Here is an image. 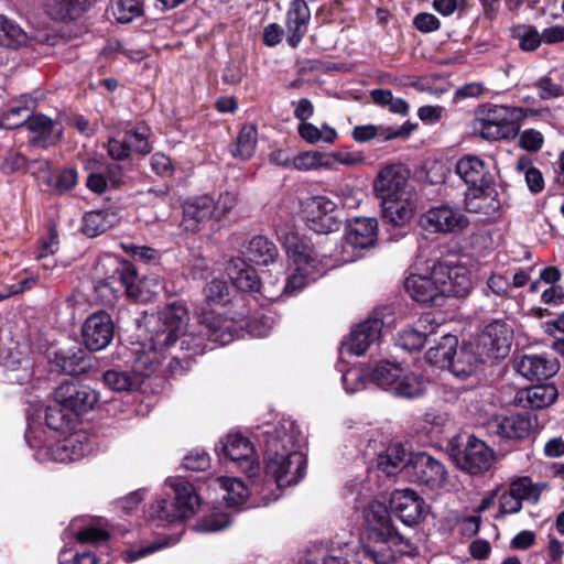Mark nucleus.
I'll list each match as a JSON object with an SVG mask.
<instances>
[{"label": "nucleus", "instance_id": "obj_1", "mask_svg": "<svg viewBox=\"0 0 564 564\" xmlns=\"http://www.w3.org/2000/svg\"><path fill=\"white\" fill-rule=\"evenodd\" d=\"M188 312L182 304H170L158 313L149 343H139L133 348L132 372L143 381L155 373L165 350L181 339V349L188 357L204 354L208 344L226 345L234 339L240 325L231 317L203 313L198 329L186 332Z\"/></svg>", "mask_w": 564, "mask_h": 564}, {"label": "nucleus", "instance_id": "obj_2", "mask_svg": "<svg viewBox=\"0 0 564 564\" xmlns=\"http://www.w3.org/2000/svg\"><path fill=\"white\" fill-rule=\"evenodd\" d=\"M258 437L269 479L254 490L267 506L280 497L282 488L296 485L305 476L306 457L301 451L304 436L293 420L283 419L276 425H267Z\"/></svg>", "mask_w": 564, "mask_h": 564}, {"label": "nucleus", "instance_id": "obj_3", "mask_svg": "<svg viewBox=\"0 0 564 564\" xmlns=\"http://www.w3.org/2000/svg\"><path fill=\"white\" fill-rule=\"evenodd\" d=\"M280 240L289 257L291 273L282 283L272 280L271 275L260 280L256 291L268 301L292 296L323 275L328 268L355 260L354 256L343 248L340 252L332 256L335 263H328L326 256L317 254L308 238L294 231L281 234Z\"/></svg>", "mask_w": 564, "mask_h": 564}, {"label": "nucleus", "instance_id": "obj_4", "mask_svg": "<svg viewBox=\"0 0 564 564\" xmlns=\"http://www.w3.org/2000/svg\"><path fill=\"white\" fill-rule=\"evenodd\" d=\"M25 441L34 449V458L40 463L74 462L84 457L90 446L85 433L74 432L62 438L47 434L42 425L29 422L25 431Z\"/></svg>", "mask_w": 564, "mask_h": 564}, {"label": "nucleus", "instance_id": "obj_5", "mask_svg": "<svg viewBox=\"0 0 564 564\" xmlns=\"http://www.w3.org/2000/svg\"><path fill=\"white\" fill-rule=\"evenodd\" d=\"M519 110L492 105L484 108L474 122V130L486 140L510 139L518 134Z\"/></svg>", "mask_w": 564, "mask_h": 564}, {"label": "nucleus", "instance_id": "obj_6", "mask_svg": "<svg viewBox=\"0 0 564 564\" xmlns=\"http://www.w3.org/2000/svg\"><path fill=\"white\" fill-rule=\"evenodd\" d=\"M420 227L429 234H457L469 226L466 214L457 206L440 204L425 210L419 220Z\"/></svg>", "mask_w": 564, "mask_h": 564}, {"label": "nucleus", "instance_id": "obj_7", "mask_svg": "<svg viewBox=\"0 0 564 564\" xmlns=\"http://www.w3.org/2000/svg\"><path fill=\"white\" fill-rule=\"evenodd\" d=\"M137 280L134 269L131 265H123L113 275L95 285V300L102 305L113 306L122 293L138 299L140 294L135 284Z\"/></svg>", "mask_w": 564, "mask_h": 564}, {"label": "nucleus", "instance_id": "obj_8", "mask_svg": "<svg viewBox=\"0 0 564 564\" xmlns=\"http://www.w3.org/2000/svg\"><path fill=\"white\" fill-rule=\"evenodd\" d=\"M410 171L402 164H388L383 166L373 181V191L380 200L402 197L414 193L409 182Z\"/></svg>", "mask_w": 564, "mask_h": 564}, {"label": "nucleus", "instance_id": "obj_9", "mask_svg": "<svg viewBox=\"0 0 564 564\" xmlns=\"http://www.w3.org/2000/svg\"><path fill=\"white\" fill-rule=\"evenodd\" d=\"M373 543L362 545V555L373 564H392L397 553H408L411 543L391 525Z\"/></svg>", "mask_w": 564, "mask_h": 564}, {"label": "nucleus", "instance_id": "obj_10", "mask_svg": "<svg viewBox=\"0 0 564 564\" xmlns=\"http://www.w3.org/2000/svg\"><path fill=\"white\" fill-rule=\"evenodd\" d=\"M405 478L413 482L426 485L432 489L440 488L446 480L444 465L426 453L409 456Z\"/></svg>", "mask_w": 564, "mask_h": 564}, {"label": "nucleus", "instance_id": "obj_11", "mask_svg": "<svg viewBox=\"0 0 564 564\" xmlns=\"http://www.w3.org/2000/svg\"><path fill=\"white\" fill-rule=\"evenodd\" d=\"M214 198L209 195L192 197L184 203L182 226L186 231H214L217 220L214 214Z\"/></svg>", "mask_w": 564, "mask_h": 564}, {"label": "nucleus", "instance_id": "obj_12", "mask_svg": "<svg viewBox=\"0 0 564 564\" xmlns=\"http://www.w3.org/2000/svg\"><path fill=\"white\" fill-rule=\"evenodd\" d=\"M55 401L69 410L75 416L86 413L94 409L98 402L97 391L86 384L77 382H65L56 388L54 392Z\"/></svg>", "mask_w": 564, "mask_h": 564}, {"label": "nucleus", "instance_id": "obj_13", "mask_svg": "<svg viewBox=\"0 0 564 564\" xmlns=\"http://www.w3.org/2000/svg\"><path fill=\"white\" fill-rule=\"evenodd\" d=\"M221 452L237 467L246 473L249 477L256 476L260 470V465L256 456L252 443L239 433L228 434L221 441Z\"/></svg>", "mask_w": 564, "mask_h": 564}, {"label": "nucleus", "instance_id": "obj_14", "mask_svg": "<svg viewBox=\"0 0 564 564\" xmlns=\"http://www.w3.org/2000/svg\"><path fill=\"white\" fill-rule=\"evenodd\" d=\"M436 281L444 296H466L473 286L469 270L460 264L440 263L435 265Z\"/></svg>", "mask_w": 564, "mask_h": 564}, {"label": "nucleus", "instance_id": "obj_15", "mask_svg": "<svg viewBox=\"0 0 564 564\" xmlns=\"http://www.w3.org/2000/svg\"><path fill=\"white\" fill-rule=\"evenodd\" d=\"M494 452L480 440L469 436L464 449L457 454L456 462L460 469L471 475L482 474L494 464Z\"/></svg>", "mask_w": 564, "mask_h": 564}, {"label": "nucleus", "instance_id": "obj_16", "mask_svg": "<svg viewBox=\"0 0 564 564\" xmlns=\"http://www.w3.org/2000/svg\"><path fill=\"white\" fill-rule=\"evenodd\" d=\"M85 346L90 351L105 349L113 338V323L106 312L91 314L82 328Z\"/></svg>", "mask_w": 564, "mask_h": 564}, {"label": "nucleus", "instance_id": "obj_17", "mask_svg": "<svg viewBox=\"0 0 564 564\" xmlns=\"http://www.w3.org/2000/svg\"><path fill=\"white\" fill-rule=\"evenodd\" d=\"M390 502L392 510L405 525H416L425 517L424 500L411 489L395 490Z\"/></svg>", "mask_w": 564, "mask_h": 564}, {"label": "nucleus", "instance_id": "obj_18", "mask_svg": "<svg viewBox=\"0 0 564 564\" xmlns=\"http://www.w3.org/2000/svg\"><path fill=\"white\" fill-rule=\"evenodd\" d=\"M337 204L324 195L313 196L307 199L306 209L310 214L308 227L317 234H328L337 229L338 223L330 215Z\"/></svg>", "mask_w": 564, "mask_h": 564}, {"label": "nucleus", "instance_id": "obj_19", "mask_svg": "<svg viewBox=\"0 0 564 564\" xmlns=\"http://www.w3.org/2000/svg\"><path fill=\"white\" fill-rule=\"evenodd\" d=\"M512 329L502 321L496 319L488 324L479 338L488 358H503L511 347Z\"/></svg>", "mask_w": 564, "mask_h": 564}, {"label": "nucleus", "instance_id": "obj_20", "mask_svg": "<svg viewBox=\"0 0 564 564\" xmlns=\"http://www.w3.org/2000/svg\"><path fill=\"white\" fill-rule=\"evenodd\" d=\"M436 281L435 267L430 275L411 274L405 280V290L410 296L422 304L442 305L443 294Z\"/></svg>", "mask_w": 564, "mask_h": 564}, {"label": "nucleus", "instance_id": "obj_21", "mask_svg": "<svg viewBox=\"0 0 564 564\" xmlns=\"http://www.w3.org/2000/svg\"><path fill=\"white\" fill-rule=\"evenodd\" d=\"M516 371L528 380H543L553 377L560 369L557 359L544 355H524L514 360Z\"/></svg>", "mask_w": 564, "mask_h": 564}, {"label": "nucleus", "instance_id": "obj_22", "mask_svg": "<svg viewBox=\"0 0 564 564\" xmlns=\"http://www.w3.org/2000/svg\"><path fill=\"white\" fill-rule=\"evenodd\" d=\"M382 326L383 323L379 318H370L358 324L344 341L343 350L356 356L364 355L369 346L379 339Z\"/></svg>", "mask_w": 564, "mask_h": 564}, {"label": "nucleus", "instance_id": "obj_23", "mask_svg": "<svg viewBox=\"0 0 564 564\" xmlns=\"http://www.w3.org/2000/svg\"><path fill=\"white\" fill-rule=\"evenodd\" d=\"M311 10L304 0H293L286 12V42L295 48L308 30Z\"/></svg>", "mask_w": 564, "mask_h": 564}, {"label": "nucleus", "instance_id": "obj_24", "mask_svg": "<svg viewBox=\"0 0 564 564\" xmlns=\"http://www.w3.org/2000/svg\"><path fill=\"white\" fill-rule=\"evenodd\" d=\"M378 238V221L371 217H356L346 226L345 240L354 249L372 247Z\"/></svg>", "mask_w": 564, "mask_h": 564}, {"label": "nucleus", "instance_id": "obj_25", "mask_svg": "<svg viewBox=\"0 0 564 564\" xmlns=\"http://www.w3.org/2000/svg\"><path fill=\"white\" fill-rule=\"evenodd\" d=\"M42 98L43 94L39 91L21 95L2 115L0 119L1 127L17 129L25 126Z\"/></svg>", "mask_w": 564, "mask_h": 564}, {"label": "nucleus", "instance_id": "obj_26", "mask_svg": "<svg viewBox=\"0 0 564 564\" xmlns=\"http://www.w3.org/2000/svg\"><path fill=\"white\" fill-rule=\"evenodd\" d=\"M164 490L166 496L173 494L174 502L181 509H189L185 512L188 518L197 511L200 498L195 487L187 479L180 476L169 477L164 482Z\"/></svg>", "mask_w": 564, "mask_h": 564}, {"label": "nucleus", "instance_id": "obj_27", "mask_svg": "<svg viewBox=\"0 0 564 564\" xmlns=\"http://www.w3.org/2000/svg\"><path fill=\"white\" fill-rule=\"evenodd\" d=\"M382 218L394 226L410 223L416 208V193L381 200Z\"/></svg>", "mask_w": 564, "mask_h": 564}, {"label": "nucleus", "instance_id": "obj_28", "mask_svg": "<svg viewBox=\"0 0 564 564\" xmlns=\"http://www.w3.org/2000/svg\"><path fill=\"white\" fill-rule=\"evenodd\" d=\"M208 488L219 495L228 507L241 506L251 494L246 484L235 477L220 476L212 478Z\"/></svg>", "mask_w": 564, "mask_h": 564}, {"label": "nucleus", "instance_id": "obj_29", "mask_svg": "<svg viewBox=\"0 0 564 564\" xmlns=\"http://www.w3.org/2000/svg\"><path fill=\"white\" fill-rule=\"evenodd\" d=\"M456 173L473 188L487 187L491 183V175L482 160L476 155H465L456 163Z\"/></svg>", "mask_w": 564, "mask_h": 564}, {"label": "nucleus", "instance_id": "obj_30", "mask_svg": "<svg viewBox=\"0 0 564 564\" xmlns=\"http://www.w3.org/2000/svg\"><path fill=\"white\" fill-rule=\"evenodd\" d=\"M535 420L530 414H512L490 424L491 432L508 440H522L530 435Z\"/></svg>", "mask_w": 564, "mask_h": 564}, {"label": "nucleus", "instance_id": "obj_31", "mask_svg": "<svg viewBox=\"0 0 564 564\" xmlns=\"http://www.w3.org/2000/svg\"><path fill=\"white\" fill-rule=\"evenodd\" d=\"M436 327L434 318L426 314L416 322L415 327H408L400 332L397 343L405 350H419L424 346L427 335L433 334Z\"/></svg>", "mask_w": 564, "mask_h": 564}, {"label": "nucleus", "instance_id": "obj_32", "mask_svg": "<svg viewBox=\"0 0 564 564\" xmlns=\"http://www.w3.org/2000/svg\"><path fill=\"white\" fill-rule=\"evenodd\" d=\"M364 518L367 524V542L373 543L381 534L392 525L388 508L379 501H371L364 510Z\"/></svg>", "mask_w": 564, "mask_h": 564}, {"label": "nucleus", "instance_id": "obj_33", "mask_svg": "<svg viewBox=\"0 0 564 564\" xmlns=\"http://www.w3.org/2000/svg\"><path fill=\"white\" fill-rule=\"evenodd\" d=\"M226 272L232 284L245 292H254L260 284L256 270L242 258L236 257L228 261Z\"/></svg>", "mask_w": 564, "mask_h": 564}, {"label": "nucleus", "instance_id": "obj_34", "mask_svg": "<svg viewBox=\"0 0 564 564\" xmlns=\"http://www.w3.org/2000/svg\"><path fill=\"white\" fill-rule=\"evenodd\" d=\"M558 395L554 384H539L517 393V403L527 409H543L551 405Z\"/></svg>", "mask_w": 564, "mask_h": 564}, {"label": "nucleus", "instance_id": "obj_35", "mask_svg": "<svg viewBox=\"0 0 564 564\" xmlns=\"http://www.w3.org/2000/svg\"><path fill=\"white\" fill-rule=\"evenodd\" d=\"M25 127L34 133L33 142H43L45 145L53 144L62 138V126L59 122L42 115H31Z\"/></svg>", "mask_w": 564, "mask_h": 564}, {"label": "nucleus", "instance_id": "obj_36", "mask_svg": "<svg viewBox=\"0 0 564 564\" xmlns=\"http://www.w3.org/2000/svg\"><path fill=\"white\" fill-rule=\"evenodd\" d=\"M44 12L54 21L79 18L87 9V0H43Z\"/></svg>", "mask_w": 564, "mask_h": 564}, {"label": "nucleus", "instance_id": "obj_37", "mask_svg": "<svg viewBox=\"0 0 564 564\" xmlns=\"http://www.w3.org/2000/svg\"><path fill=\"white\" fill-rule=\"evenodd\" d=\"M471 191L473 196H468L465 202L468 212L491 216L499 210L500 200L498 199V193L495 188L490 187V185L481 188H473Z\"/></svg>", "mask_w": 564, "mask_h": 564}, {"label": "nucleus", "instance_id": "obj_38", "mask_svg": "<svg viewBox=\"0 0 564 564\" xmlns=\"http://www.w3.org/2000/svg\"><path fill=\"white\" fill-rule=\"evenodd\" d=\"M408 459L409 457L404 448L400 444H394L378 455L377 466L387 476L401 474L405 478Z\"/></svg>", "mask_w": 564, "mask_h": 564}, {"label": "nucleus", "instance_id": "obj_39", "mask_svg": "<svg viewBox=\"0 0 564 564\" xmlns=\"http://www.w3.org/2000/svg\"><path fill=\"white\" fill-rule=\"evenodd\" d=\"M187 509H181L174 499L159 498L154 501L149 510V517L152 521H156L160 525H167L177 521H183L188 517L185 514Z\"/></svg>", "mask_w": 564, "mask_h": 564}, {"label": "nucleus", "instance_id": "obj_40", "mask_svg": "<svg viewBox=\"0 0 564 564\" xmlns=\"http://www.w3.org/2000/svg\"><path fill=\"white\" fill-rule=\"evenodd\" d=\"M458 340L451 334H444L435 347L426 352V360L441 369H448L456 355Z\"/></svg>", "mask_w": 564, "mask_h": 564}, {"label": "nucleus", "instance_id": "obj_41", "mask_svg": "<svg viewBox=\"0 0 564 564\" xmlns=\"http://www.w3.org/2000/svg\"><path fill=\"white\" fill-rule=\"evenodd\" d=\"M403 370L401 364L380 361L371 371V382L392 394Z\"/></svg>", "mask_w": 564, "mask_h": 564}, {"label": "nucleus", "instance_id": "obj_42", "mask_svg": "<svg viewBox=\"0 0 564 564\" xmlns=\"http://www.w3.org/2000/svg\"><path fill=\"white\" fill-rule=\"evenodd\" d=\"M246 253L250 261L260 265H268L274 262L279 256V251L274 242L263 236H256L250 239Z\"/></svg>", "mask_w": 564, "mask_h": 564}, {"label": "nucleus", "instance_id": "obj_43", "mask_svg": "<svg viewBox=\"0 0 564 564\" xmlns=\"http://www.w3.org/2000/svg\"><path fill=\"white\" fill-rule=\"evenodd\" d=\"M427 383L422 375L404 369L392 394L404 399L420 398L426 392Z\"/></svg>", "mask_w": 564, "mask_h": 564}, {"label": "nucleus", "instance_id": "obj_44", "mask_svg": "<svg viewBox=\"0 0 564 564\" xmlns=\"http://www.w3.org/2000/svg\"><path fill=\"white\" fill-rule=\"evenodd\" d=\"M45 421L51 432L68 433L74 429L77 416L55 401L54 405L47 408Z\"/></svg>", "mask_w": 564, "mask_h": 564}, {"label": "nucleus", "instance_id": "obj_45", "mask_svg": "<svg viewBox=\"0 0 564 564\" xmlns=\"http://www.w3.org/2000/svg\"><path fill=\"white\" fill-rule=\"evenodd\" d=\"M258 131L253 124H243L237 137L235 144L230 147L232 156L240 160H249L256 151Z\"/></svg>", "mask_w": 564, "mask_h": 564}, {"label": "nucleus", "instance_id": "obj_46", "mask_svg": "<svg viewBox=\"0 0 564 564\" xmlns=\"http://www.w3.org/2000/svg\"><path fill=\"white\" fill-rule=\"evenodd\" d=\"M509 488L522 503L525 501L535 505L540 500L542 491L546 488V484L533 482L530 477L523 476L513 480Z\"/></svg>", "mask_w": 564, "mask_h": 564}, {"label": "nucleus", "instance_id": "obj_47", "mask_svg": "<svg viewBox=\"0 0 564 564\" xmlns=\"http://www.w3.org/2000/svg\"><path fill=\"white\" fill-rule=\"evenodd\" d=\"M26 32L13 20L0 15V45L18 48L28 43Z\"/></svg>", "mask_w": 564, "mask_h": 564}, {"label": "nucleus", "instance_id": "obj_48", "mask_svg": "<svg viewBox=\"0 0 564 564\" xmlns=\"http://www.w3.org/2000/svg\"><path fill=\"white\" fill-rule=\"evenodd\" d=\"M115 215L104 210H91L84 215L82 229L89 237H96L113 226Z\"/></svg>", "mask_w": 564, "mask_h": 564}, {"label": "nucleus", "instance_id": "obj_49", "mask_svg": "<svg viewBox=\"0 0 564 564\" xmlns=\"http://www.w3.org/2000/svg\"><path fill=\"white\" fill-rule=\"evenodd\" d=\"M104 382L110 389L123 392L133 391L141 387L142 381L133 372L132 375L128 371L120 370H108L104 373Z\"/></svg>", "mask_w": 564, "mask_h": 564}, {"label": "nucleus", "instance_id": "obj_50", "mask_svg": "<svg viewBox=\"0 0 564 564\" xmlns=\"http://www.w3.org/2000/svg\"><path fill=\"white\" fill-rule=\"evenodd\" d=\"M482 362V355L476 357L471 351L462 348L459 352L456 351L455 358L452 361L448 370L457 378H466L470 376L476 369V362Z\"/></svg>", "mask_w": 564, "mask_h": 564}, {"label": "nucleus", "instance_id": "obj_51", "mask_svg": "<svg viewBox=\"0 0 564 564\" xmlns=\"http://www.w3.org/2000/svg\"><path fill=\"white\" fill-rule=\"evenodd\" d=\"M299 134L308 143H333L337 138V132L334 128L328 124H323L322 128H318L310 122H302L299 126Z\"/></svg>", "mask_w": 564, "mask_h": 564}, {"label": "nucleus", "instance_id": "obj_52", "mask_svg": "<svg viewBox=\"0 0 564 564\" xmlns=\"http://www.w3.org/2000/svg\"><path fill=\"white\" fill-rule=\"evenodd\" d=\"M370 382L371 373L362 367H351L343 375L344 388L349 394L365 390Z\"/></svg>", "mask_w": 564, "mask_h": 564}, {"label": "nucleus", "instance_id": "obj_53", "mask_svg": "<svg viewBox=\"0 0 564 564\" xmlns=\"http://www.w3.org/2000/svg\"><path fill=\"white\" fill-rule=\"evenodd\" d=\"M512 36L518 41L519 47L524 52H533L541 44V34L535 26L518 25L512 29Z\"/></svg>", "mask_w": 564, "mask_h": 564}, {"label": "nucleus", "instance_id": "obj_54", "mask_svg": "<svg viewBox=\"0 0 564 564\" xmlns=\"http://www.w3.org/2000/svg\"><path fill=\"white\" fill-rule=\"evenodd\" d=\"M207 305H223L229 301V286L225 280L214 278L204 288Z\"/></svg>", "mask_w": 564, "mask_h": 564}, {"label": "nucleus", "instance_id": "obj_55", "mask_svg": "<svg viewBox=\"0 0 564 564\" xmlns=\"http://www.w3.org/2000/svg\"><path fill=\"white\" fill-rule=\"evenodd\" d=\"M124 138L130 145V152L148 154L151 151L149 143L150 129L147 126H138L124 132Z\"/></svg>", "mask_w": 564, "mask_h": 564}, {"label": "nucleus", "instance_id": "obj_56", "mask_svg": "<svg viewBox=\"0 0 564 564\" xmlns=\"http://www.w3.org/2000/svg\"><path fill=\"white\" fill-rule=\"evenodd\" d=\"M111 12L120 23H129L141 14V7L138 0H113Z\"/></svg>", "mask_w": 564, "mask_h": 564}, {"label": "nucleus", "instance_id": "obj_57", "mask_svg": "<svg viewBox=\"0 0 564 564\" xmlns=\"http://www.w3.org/2000/svg\"><path fill=\"white\" fill-rule=\"evenodd\" d=\"M230 524L228 514L224 512H215L206 516L197 521L194 529L202 533H212L226 529Z\"/></svg>", "mask_w": 564, "mask_h": 564}, {"label": "nucleus", "instance_id": "obj_58", "mask_svg": "<svg viewBox=\"0 0 564 564\" xmlns=\"http://www.w3.org/2000/svg\"><path fill=\"white\" fill-rule=\"evenodd\" d=\"M324 155L319 152H303L292 158L291 167L297 171H311L329 163L323 161Z\"/></svg>", "mask_w": 564, "mask_h": 564}, {"label": "nucleus", "instance_id": "obj_59", "mask_svg": "<svg viewBox=\"0 0 564 564\" xmlns=\"http://www.w3.org/2000/svg\"><path fill=\"white\" fill-rule=\"evenodd\" d=\"M238 204V194L235 192L226 191L219 194L218 198L214 199V214L217 224L226 219L228 215Z\"/></svg>", "mask_w": 564, "mask_h": 564}, {"label": "nucleus", "instance_id": "obj_60", "mask_svg": "<svg viewBox=\"0 0 564 564\" xmlns=\"http://www.w3.org/2000/svg\"><path fill=\"white\" fill-rule=\"evenodd\" d=\"M84 359L85 352L79 348L77 351L62 352L59 355L61 368L68 375H77L85 369V366H82Z\"/></svg>", "mask_w": 564, "mask_h": 564}, {"label": "nucleus", "instance_id": "obj_61", "mask_svg": "<svg viewBox=\"0 0 564 564\" xmlns=\"http://www.w3.org/2000/svg\"><path fill=\"white\" fill-rule=\"evenodd\" d=\"M28 159L19 152H10L4 158L1 171L4 174L24 173L28 170Z\"/></svg>", "mask_w": 564, "mask_h": 564}, {"label": "nucleus", "instance_id": "obj_62", "mask_svg": "<svg viewBox=\"0 0 564 564\" xmlns=\"http://www.w3.org/2000/svg\"><path fill=\"white\" fill-rule=\"evenodd\" d=\"M534 87L539 89V96L542 99L557 98L564 95L562 86L554 83L553 79L547 76L539 78Z\"/></svg>", "mask_w": 564, "mask_h": 564}, {"label": "nucleus", "instance_id": "obj_63", "mask_svg": "<svg viewBox=\"0 0 564 564\" xmlns=\"http://www.w3.org/2000/svg\"><path fill=\"white\" fill-rule=\"evenodd\" d=\"M39 183L50 185L52 181L50 162L43 159L29 161L28 170Z\"/></svg>", "mask_w": 564, "mask_h": 564}, {"label": "nucleus", "instance_id": "obj_64", "mask_svg": "<svg viewBox=\"0 0 564 564\" xmlns=\"http://www.w3.org/2000/svg\"><path fill=\"white\" fill-rule=\"evenodd\" d=\"M210 463L208 454L203 449H194L183 459V466L189 470H205Z\"/></svg>", "mask_w": 564, "mask_h": 564}]
</instances>
